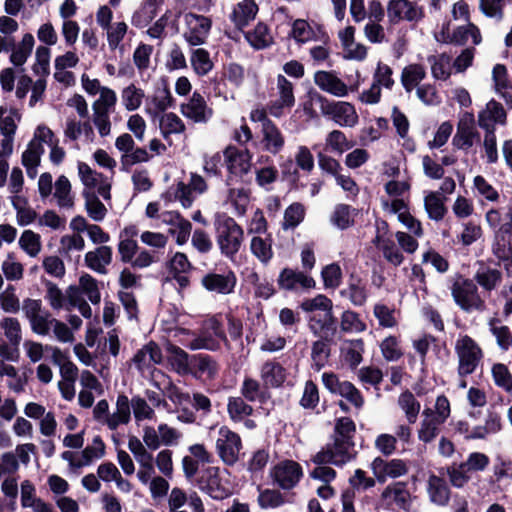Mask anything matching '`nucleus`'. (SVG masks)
Masks as SVG:
<instances>
[{"mask_svg": "<svg viewBox=\"0 0 512 512\" xmlns=\"http://www.w3.org/2000/svg\"><path fill=\"white\" fill-rule=\"evenodd\" d=\"M506 123V112L501 103L490 100L485 108L478 113V125L485 132H495L496 125Z\"/></svg>", "mask_w": 512, "mask_h": 512, "instance_id": "20", "label": "nucleus"}, {"mask_svg": "<svg viewBox=\"0 0 512 512\" xmlns=\"http://www.w3.org/2000/svg\"><path fill=\"white\" fill-rule=\"evenodd\" d=\"M486 221L490 227H499L497 231L512 232V206L508 207L504 218L496 209H491L486 213Z\"/></svg>", "mask_w": 512, "mask_h": 512, "instance_id": "61", "label": "nucleus"}, {"mask_svg": "<svg viewBox=\"0 0 512 512\" xmlns=\"http://www.w3.org/2000/svg\"><path fill=\"white\" fill-rule=\"evenodd\" d=\"M35 40L32 34L26 33L18 45L11 49L10 61L15 66H22L32 53Z\"/></svg>", "mask_w": 512, "mask_h": 512, "instance_id": "45", "label": "nucleus"}, {"mask_svg": "<svg viewBox=\"0 0 512 512\" xmlns=\"http://www.w3.org/2000/svg\"><path fill=\"white\" fill-rule=\"evenodd\" d=\"M250 252L262 264L267 265L274 256L272 239L270 237L262 238L258 235L253 236L250 240Z\"/></svg>", "mask_w": 512, "mask_h": 512, "instance_id": "40", "label": "nucleus"}, {"mask_svg": "<svg viewBox=\"0 0 512 512\" xmlns=\"http://www.w3.org/2000/svg\"><path fill=\"white\" fill-rule=\"evenodd\" d=\"M427 492L432 503L445 506L450 499V489L444 479L430 475L427 482Z\"/></svg>", "mask_w": 512, "mask_h": 512, "instance_id": "33", "label": "nucleus"}, {"mask_svg": "<svg viewBox=\"0 0 512 512\" xmlns=\"http://www.w3.org/2000/svg\"><path fill=\"white\" fill-rule=\"evenodd\" d=\"M185 23L187 29L183 37L188 44L191 46L204 44L211 29V20L203 15L188 13L185 15Z\"/></svg>", "mask_w": 512, "mask_h": 512, "instance_id": "11", "label": "nucleus"}, {"mask_svg": "<svg viewBox=\"0 0 512 512\" xmlns=\"http://www.w3.org/2000/svg\"><path fill=\"white\" fill-rule=\"evenodd\" d=\"M113 260V250L110 246L101 245L95 249L88 251L84 256V263L90 270L105 275L108 266Z\"/></svg>", "mask_w": 512, "mask_h": 512, "instance_id": "22", "label": "nucleus"}, {"mask_svg": "<svg viewBox=\"0 0 512 512\" xmlns=\"http://www.w3.org/2000/svg\"><path fill=\"white\" fill-rule=\"evenodd\" d=\"M446 197L439 195V192L427 191L424 195V208L428 218L434 221H441L447 209L445 207Z\"/></svg>", "mask_w": 512, "mask_h": 512, "instance_id": "37", "label": "nucleus"}, {"mask_svg": "<svg viewBox=\"0 0 512 512\" xmlns=\"http://www.w3.org/2000/svg\"><path fill=\"white\" fill-rule=\"evenodd\" d=\"M132 360L137 369L143 372L145 369L161 363L162 352L156 343L149 342L136 352Z\"/></svg>", "mask_w": 512, "mask_h": 512, "instance_id": "30", "label": "nucleus"}, {"mask_svg": "<svg viewBox=\"0 0 512 512\" xmlns=\"http://www.w3.org/2000/svg\"><path fill=\"white\" fill-rule=\"evenodd\" d=\"M216 242L220 252L227 258L233 259L239 252L243 240L244 230L234 220L225 214H218L214 222Z\"/></svg>", "mask_w": 512, "mask_h": 512, "instance_id": "2", "label": "nucleus"}, {"mask_svg": "<svg viewBox=\"0 0 512 512\" xmlns=\"http://www.w3.org/2000/svg\"><path fill=\"white\" fill-rule=\"evenodd\" d=\"M381 497L389 506H396L403 510H408L410 506V493L402 482L388 485L383 490Z\"/></svg>", "mask_w": 512, "mask_h": 512, "instance_id": "28", "label": "nucleus"}, {"mask_svg": "<svg viewBox=\"0 0 512 512\" xmlns=\"http://www.w3.org/2000/svg\"><path fill=\"white\" fill-rule=\"evenodd\" d=\"M320 110L323 116L331 119L341 127H355L359 116L353 104L346 101L321 100Z\"/></svg>", "mask_w": 512, "mask_h": 512, "instance_id": "7", "label": "nucleus"}, {"mask_svg": "<svg viewBox=\"0 0 512 512\" xmlns=\"http://www.w3.org/2000/svg\"><path fill=\"white\" fill-rule=\"evenodd\" d=\"M190 63L193 71L199 76L207 75L214 66L210 53L203 48H196L191 51Z\"/></svg>", "mask_w": 512, "mask_h": 512, "instance_id": "50", "label": "nucleus"}, {"mask_svg": "<svg viewBox=\"0 0 512 512\" xmlns=\"http://www.w3.org/2000/svg\"><path fill=\"white\" fill-rule=\"evenodd\" d=\"M336 322L332 310L314 313L309 318V328L312 333L320 338H331L336 330Z\"/></svg>", "mask_w": 512, "mask_h": 512, "instance_id": "27", "label": "nucleus"}, {"mask_svg": "<svg viewBox=\"0 0 512 512\" xmlns=\"http://www.w3.org/2000/svg\"><path fill=\"white\" fill-rule=\"evenodd\" d=\"M245 38L256 49L266 48L273 41L268 27L263 23H258L252 31L247 32Z\"/></svg>", "mask_w": 512, "mask_h": 512, "instance_id": "55", "label": "nucleus"}, {"mask_svg": "<svg viewBox=\"0 0 512 512\" xmlns=\"http://www.w3.org/2000/svg\"><path fill=\"white\" fill-rule=\"evenodd\" d=\"M161 220L164 224L170 226V233L176 235L178 245L185 244L191 234V223L183 218L178 212L166 211L161 214Z\"/></svg>", "mask_w": 512, "mask_h": 512, "instance_id": "23", "label": "nucleus"}, {"mask_svg": "<svg viewBox=\"0 0 512 512\" xmlns=\"http://www.w3.org/2000/svg\"><path fill=\"white\" fill-rule=\"evenodd\" d=\"M163 0H147L142 7L137 10L132 17L133 25L137 27H145L157 14V9Z\"/></svg>", "mask_w": 512, "mask_h": 512, "instance_id": "51", "label": "nucleus"}, {"mask_svg": "<svg viewBox=\"0 0 512 512\" xmlns=\"http://www.w3.org/2000/svg\"><path fill=\"white\" fill-rule=\"evenodd\" d=\"M236 283L237 278L233 271H227L223 274L208 273L201 279V284L207 291L221 295L233 293Z\"/></svg>", "mask_w": 512, "mask_h": 512, "instance_id": "18", "label": "nucleus"}, {"mask_svg": "<svg viewBox=\"0 0 512 512\" xmlns=\"http://www.w3.org/2000/svg\"><path fill=\"white\" fill-rule=\"evenodd\" d=\"M397 404L403 411L407 422L409 424H414L418 419L421 409L420 402L416 399L414 394L408 390L401 393L398 397Z\"/></svg>", "mask_w": 512, "mask_h": 512, "instance_id": "44", "label": "nucleus"}, {"mask_svg": "<svg viewBox=\"0 0 512 512\" xmlns=\"http://www.w3.org/2000/svg\"><path fill=\"white\" fill-rule=\"evenodd\" d=\"M227 201L237 216H244L250 203V193L244 188H231L228 190Z\"/></svg>", "mask_w": 512, "mask_h": 512, "instance_id": "53", "label": "nucleus"}, {"mask_svg": "<svg viewBox=\"0 0 512 512\" xmlns=\"http://www.w3.org/2000/svg\"><path fill=\"white\" fill-rule=\"evenodd\" d=\"M255 145L263 152L277 155L285 146V136L274 122H267L261 127L260 139Z\"/></svg>", "mask_w": 512, "mask_h": 512, "instance_id": "13", "label": "nucleus"}, {"mask_svg": "<svg viewBox=\"0 0 512 512\" xmlns=\"http://www.w3.org/2000/svg\"><path fill=\"white\" fill-rule=\"evenodd\" d=\"M492 252L501 261L512 260V232L496 231Z\"/></svg>", "mask_w": 512, "mask_h": 512, "instance_id": "46", "label": "nucleus"}, {"mask_svg": "<svg viewBox=\"0 0 512 512\" xmlns=\"http://www.w3.org/2000/svg\"><path fill=\"white\" fill-rule=\"evenodd\" d=\"M426 77V69L422 64H408L402 69L401 84L407 93L417 88L421 81Z\"/></svg>", "mask_w": 512, "mask_h": 512, "instance_id": "35", "label": "nucleus"}, {"mask_svg": "<svg viewBox=\"0 0 512 512\" xmlns=\"http://www.w3.org/2000/svg\"><path fill=\"white\" fill-rule=\"evenodd\" d=\"M430 412L423 411L422 416L423 419L420 422L419 428L417 430V437L423 443L432 442L440 432L441 423L434 420L432 417H429Z\"/></svg>", "mask_w": 512, "mask_h": 512, "instance_id": "48", "label": "nucleus"}, {"mask_svg": "<svg viewBox=\"0 0 512 512\" xmlns=\"http://www.w3.org/2000/svg\"><path fill=\"white\" fill-rule=\"evenodd\" d=\"M354 458V445L350 440L336 437L332 444H328L313 456L315 464H333L343 466Z\"/></svg>", "mask_w": 512, "mask_h": 512, "instance_id": "6", "label": "nucleus"}, {"mask_svg": "<svg viewBox=\"0 0 512 512\" xmlns=\"http://www.w3.org/2000/svg\"><path fill=\"white\" fill-rule=\"evenodd\" d=\"M130 409L133 411V416L136 422L154 420L156 417L153 407L145 398L140 396L132 397L130 400Z\"/></svg>", "mask_w": 512, "mask_h": 512, "instance_id": "59", "label": "nucleus"}, {"mask_svg": "<svg viewBox=\"0 0 512 512\" xmlns=\"http://www.w3.org/2000/svg\"><path fill=\"white\" fill-rule=\"evenodd\" d=\"M192 372L196 378L214 379L219 371V365L209 355H195L191 359Z\"/></svg>", "mask_w": 512, "mask_h": 512, "instance_id": "32", "label": "nucleus"}, {"mask_svg": "<svg viewBox=\"0 0 512 512\" xmlns=\"http://www.w3.org/2000/svg\"><path fill=\"white\" fill-rule=\"evenodd\" d=\"M228 172L234 176H243L251 169L252 154L248 149H239L229 145L223 152Z\"/></svg>", "mask_w": 512, "mask_h": 512, "instance_id": "12", "label": "nucleus"}, {"mask_svg": "<svg viewBox=\"0 0 512 512\" xmlns=\"http://www.w3.org/2000/svg\"><path fill=\"white\" fill-rule=\"evenodd\" d=\"M387 14L391 23L417 22L423 17L422 9L408 0H391Z\"/></svg>", "mask_w": 512, "mask_h": 512, "instance_id": "15", "label": "nucleus"}, {"mask_svg": "<svg viewBox=\"0 0 512 512\" xmlns=\"http://www.w3.org/2000/svg\"><path fill=\"white\" fill-rule=\"evenodd\" d=\"M314 82L322 91L335 97H345L349 93L348 86L333 72L317 71Z\"/></svg>", "mask_w": 512, "mask_h": 512, "instance_id": "24", "label": "nucleus"}, {"mask_svg": "<svg viewBox=\"0 0 512 512\" xmlns=\"http://www.w3.org/2000/svg\"><path fill=\"white\" fill-rule=\"evenodd\" d=\"M161 134L167 139L171 134H181L185 131V124L175 113H164L159 120Z\"/></svg>", "mask_w": 512, "mask_h": 512, "instance_id": "54", "label": "nucleus"}, {"mask_svg": "<svg viewBox=\"0 0 512 512\" xmlns=\"http://www.w3.org/2000/svg\"><path fill=\"white\" fill-rule=\"evenodd\" d=\"M105 454V444L100 436H95L92 443L80 453L81 462L77 465L89 466L94 460L100 459Z\"/></svg>", "mask_w": 512, "mask_h": 512, "instance_id": "58", "label": "nucleus"}, {"mask_svg": "<svg viewBox=\"0 0 512 512\" xmlns=\"http://www.w3.org/2000/svg\"><path fill=\"white\" fill-rule=\"evenodd\" d=\"M12 206L16 210L17 223L20 226H27L35 221L37 213L27 206V201L24 197L13 196Z\"/></svg>", "mask_w": 512, "mask_h": 512, "instance_id": "60", "label": "nucleus"}, {"mask_svg": "<svg viewBox=\"0 0 512 512\" xmlns=\"http://www.w3.org/2000/svg\"><path fill=\"white\" fill-rule=\"evenodd\" d=\"M22 311L29 321L31 330L40 336H46L51 330L55 318L43 309L42 302L36 299L27 298L23 301Z\"/></svg>", "mask_w": 512, "mask_h": 512, "instance_id": "8", "label": "nucleus"}, {"mask_svg": "<svg viewBox=\"0 0 512 512\" xmlns=\"http://www.w3.org/2000/svg\"><path fill=\"white\" fill-rule=\"evenodd\" d=\"M431 74L436 80H447L451 75V57L445 53L428 57Z\"/></svg>", "mask_w": 512, "mask_h": 512, "instance_id": "47", "label": "nucleus"}, {"mask_svg": "<svg viewBox=\"0 0 512 512\" xmlns=\"http://www.w3.org/2000/svg\"><path fill=\"white\" fill-rule=\"evenodd\" d=\"M227 411L233 422H241L252 414L253 408L241 397H232L228 400Z\"/></svg>", "mask_w": 512, "mask_h": 512, "instance_id": "62", "label": "nucleus"}, {"mask_svg": "<svg viewBox=\"0 0 512 512\" xmlns=\"http://www.w3.org/2000/svg\"><path fill=\"white\" fill-rule=\"evenodd\" d=\"M130 421V400L125 394H120L116 399L115 411L105 419V425L114 431L121 425H127Z\"/></svg>", "mask_w": 512, "mask_h": 512, "instance_id": "29", "label": "nucleus"}, {"mask_svg": "<svg viewBox=\"0 0 512 512\" xmlns=\"http://www.w3.org/2000/svg\"><path fill=\"white\" fill-rule=\"evenodd\" d=\"M454 350L458 359V375L465 377L474 373L483 358L480 345L468 335H459Z\"/></svg>", "mask_w": 512, "mask_h": 512, "instance_id": "4", "label": "nucleus"}, {"mask_svg": "<svg viewBox=\"0 0 512 512\" xmlns=\"http://www.w3.org/2000/svg\"><path fill=\"white\" fill-rule=\"evenodd\" d=\"M341 295L348 298L355 306H362L368 297L365 282L358 278L351 276L348 286L341 290Z\"/></svg>", "mask_w": 512, "mask_h": 512, "instance_id": "39", "label": "nucleus"}, {"mask_svg": "<svg viewBox=\"0 0 512 512\" xmlns=\"http://www.w3.org/2000/svg\"><path fill=\"white\" fill-rule=\"evenodd\" d=\"M77 168L80 181L84 185L83 190L97 189L98 195L105 201L111 200V184L107 178L84 162H78Z\"/></svg>", "mask_w": 512, "mask_h": 512, "instance_id": "9", "label": "nucleus"}, {"mask_svg": "<svg viewBox=\"0 0 512 512\" xmlns=\"http://www.w3.org/2000/svg\"><path fill=\"white\" fill-rule=\"evenodd\" d=\"M215 448L223 463L232 466L240 457L242 450L241 437L227 426H221L217 430Z\"/></svg>", "mask_w": 512, "mask_h": 512, "instance_id": "5", "label": "nucleus"}, {"mask_svg": "<svg viewBox=\"0 0 512 512\" xmlns=\"http://www.w3.org/2000/svg\"><path fill=\"white\" fill-rule=\"evenodd\" d=\"M44 154V148H38L35 143L28 144L26 150L22 154V165L26 168L27 176L34 179L38 174V166L41 157Z\"/></svg>", "mask_w": 512, "mask_h": 512, "instance_id": "43", "label": "nucleus"}, {"mask_svg": "<svg viewBox=\"0 0 512 512\" xmlns=\"http://www.w3.org/2000/svg\"><path fill=\"white\" fill-rule=\"evenodd\" d=\"M374 243L382 252L387 262L394 266H399L403 263L404 256L392 239L377 236Z\"/></svg>", "mask_w": 512, "mask_h": 512, "instance_id": "42", "label": "nucleus"}, {"mask_svg": "<svg viewBox=\"0 0 512 512\" xmlns=\"http://www.w3.org/2000/svg\"><path fill=\"white\" fill-rule=\"evenodd\" d=\"M271 476L282 489H291L302 477V468L295 461L285 460L274 466Z\"/></svg>", "mask_w": 512, "mask_h": 512, "instance_id": "14", "label": "nucleus"}, {"mask_svg": "<svg viewBox=\"0 0 512 512\" xmlns=\"http://www.w3.org/2000/svg\"><path fill=\"white\" fill-rule=\"evenodd\" d=\"M173 105V97L167 85L159 86L148 101L147 111L157 115Z\"/></svg>", "mask_w": 512, "mask_h": 512, "instance_id": "38", "label": "nucleus"}, {"mask_svg": "<svg viewBox=\"0 0 512 512\" xmlns=\"http://www.w3.org/2000/svg\"><path fill=\"white\" fill-rule=\"evenodd\" d=\"M54 196L60 207L70 208L73 206L74 201L71 194V184L66 176L61 175L56 180Z\"/></svg>", "mask_w": 512, "mask_h": 512, "instance_id": "63", "label": "nucleus"}, {"mask_svg": "<svg viewBox=\"0 0 512 512\" xmlns=\"http://www.w3.org/2000/svg\"><path fill=\"white\" fill-rule=\"evenodd\" d=\"M175 337L179 342L191 350H210L220 349L221 343L228 344V340L221 322L212 317L203 322L200 333L196 336L194 333L179 328L175 330Z\"/></svg>", "mask_w": 512, "mask_h": 512, "instance_id": "1", "label": "nucleus"}, {"mask_svg": "<svg viewBox=\"0 0 512 512\" xmlns=\"http://www.w3.org/2000/svg\"><path fill=\"white\" fill-rule=\"evenodd\" d=\"M256 13V4L252 0H244L234 7L231 14V20L236 27L241 29L254 19Z\"/></svg>", "mask_w": 512, "mask_h": 512, "instance_id": "41", "label": "nucleus"}, {"mask_svg": "<svg viewBox=\"0 0 512 512\" xmlns=\"http://www.w3.org/2000/svg\"><path fill=\"white\" fill-rule=\"evenodd\" d=\"M330 356V347L328 339L320 338L312 344L311 359L312 367L316 371H320L327 363Z\"/></svg>", "mask_w": 512, "mask_h": 512, "instance_id": "57", "label": "nucleus"}, {"mask_svg": "<svg viewBox=\"0 0 512 512\" xmlns=\"http://www.w3.org/2000/svg\"><path fill=\"white\" fill-rule=\"evenodd\" d=\"M478 137V132L475 127V117L473 113L464 112L461 114L457 132L453 138V143L459 149H469L473 146Z\"/></svg>", "mask_w": 512, "mask_h": 512, "instance_id": "17", "label": "nucleus"}, {"mask_svg": "<svg viewBox=\"0 0 512 512\" xmlns=\"http://www.w3.org/2000/svg\"><path fill=\"white\" fill-rule=\"evenodd\" d=\"M305 217V207L298 202L292 203L284 212L282 228L284 230L295 229Z\"/></svg>", "mask_w": 512, "mask_h": 512, "instance_id": "64", "label": "nucleus"}, {"mask_svg": "<svg viewBox=\"0 0 512 512\" xmlns=\"http://www.w3.org/2000/svg\"><path fill=\"white\" fill-rule=\"evenodd\" d=\"M219 472L218 467H210L205 471L201 480V489L214 499H222L227 495L225 488L220 483Z\"/></svg>", "mask_w": 512, "mask_h": 512, "instance_id": "34", "label": "nucleus"}, {"mask_svg": "<svg viewBox=\"0 0 512 512\" xmlns=\"http://www.w3.org/2000/svg\"><path fill=\"white\" fill-rule=\"evenodd\" d=\"M170 363L173 369L180 375L192 372L191 360L189 355L181 348L172 345L169 347Z\"/></svg>", "mask_w": 512, "mask_h": 512, "instance_id": "56", "label": "nucleus"}, {"mask_svg": "<svg viewBox=\"0 0 512 512\" xmlns=\"http://www.w3.org/2000/svg\"><path fill=\"white\" fill-rule=\"evenodd\" d=\"M260 378L265 388L280 387L286 379L284 367L276 361H267L260 368Z\"/></svg>", "mask_w": 512, "mask_h": 512, "instance_id": "31", "label": "nucleus"}, {"mask_svg": "<svg viewBox=\"0 0 512 512\" xmlns=\"http://www.w3.org/2000/svg\"><path fill=\"white\" fill-rule=\"evenodd\" d=\"M475 281L486 291L495 289L502 280L499 270L481 265L474 275Z\"/></svg>", "mask_w": 512, "mask_h": 512, "instance_id": "49", "label": "nucleus"}, {"mask_svg": "<svg viewBox=\"0 0 512 512\" xmlns=\"http://www.w3.org/2000/svg\"><path fill=\"white\" fill-rule=\"evenodd\" d=\"M470 38L472 39L473 44H479L481 42L479 29L471 23L456 28L452 35L444 29L436 35V40L438 42L455 43L458 45L465 44Z\"/></svg>", "mask_w": 512, "mask_h": 512, "instance_id": "25", "label": "nucleus"}, {"mask_svg": "<svg viewBox=\"0 0 512 512\" xmlns=\"http://www.w3.org/2000/svg\"><path fill=\"white\" fill-rule=\"evenodd\" d=\"M169 276L176 281L179 289H185L190 284L189 274L193 269L186 254L176 252L167 263Z\"/></svg>", "mask_w": 512, "mask_h": 512, "instance_id": "19", "label": "nucleus"}, {"mask_svg": "<svg viewBox=\"0 0 512 512\" xmlns=\"http://www.w3.org/2000/svg\"><path fill=\"white\" fill-rule=\"evenodd\" d=\"M450 290L453 300L461 310L471 313L485 309V301L473 280L458 275L454 278Z\"/></svg>", "mask_w": 512, "mask_h": 512, "instance_id": "3", "label": "nucleus"}, {"mask_svg": "<svg viewBox=\"0 0 512 512\" xmlns=\"http://www.w3.org/2000/svg\"><path fill=\"white\" fill-rule=\"evenodd\" d=\"M277 99L268 105V112L273 117L279 118L285 109H291L295 105L294 86L284 75L276 78Z\"/></svg>", "mask_w": 512, "mask_h": 512, "instance_id": "10", "label": "nucleus"}, {"mask_svg": "<svg viewBox=\"0 0 512 512\" xmlns=\"http://www.w3.org/2000/svg\"><path fill=\"white\" fill-rule=\"evenodd\" d=\"M84 208L88 217L94 222H102L108 213L107 207L102 203L95 191L83 190Z\"/></svg>", "mask_w": 512, "mask_h": 512, "instance_id": "36", "label": "nucleus"}, {"mask_svg": "<svg viewBox=\"0 0 512 512\" xmlns=\"http://www.w3.org/2000/svg\"><path fill=\"white\" fill-rule=\"evenodd\" d=\"M144 97V91L133 83L121 91V102L127 111H135L140 108Z\"/></svg>", "mask_w": 512, "mask_h": 512, "instance_id": "52", "label": "nucleus"}, {"mask_svg": "<svg viewBox=\"0 0 512 512\" xmlns=\"http://www.w3.org/2000/svg\"><path fill=\"white\" fill-rule=\"evenodd\" d=\"M180 110L184 117L195 123H207L213 116V109L199 92H194L188 102L181 105Z\"/></svg>", "mask_w": 512, "mask_h": 512, "instance_id": "16", "label": "nucleus"}, {"mask_svg": "<svg viewBox=\"0 0 512 512\" xmlns=\"http://www.w3.org/2000/svg\"><path fill=\"white\" fill-rule=\"evenodd\" d=\"M279 286L284 290H296L298 287L311 289L315 287V281L312 277L300 271L290 268H284L278 278Z\"/></svg>", "mask_w": 512, "mask_h": 512, "instance_id": "26", "label": "nucleus"}, {"mask_svg": "<svg viewBox=\"0 0 512 512\" xmlns=\"http://www.w3.org/2000/svg\"><path fill=\"white\" fill-rule=\"evenodd\" d=\"M371 468L375 477L381 483L385 482L388 478H398L408 472L406 463L401 459L385 461L377 457L373 460Z\"/></svg>", "mask_w": 512, "mask_h": 512, "instance_id": "21", "label": "nucleus"}]
</instances>
